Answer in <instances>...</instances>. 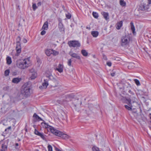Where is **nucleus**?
<instances>
[{"label":"nucleus","instance_id":"1","mask_svg":"<svg viewBox=\"0 0 151 151\" xmlns=\"http://www.w3.org/2000/svg\"><path fill=\"white\" fill-rule=\"evenodd\" d=\"M31 65V61L29 58L20 60L17 62L16 66L19 68L24 69L27 68Z\"/></svg>","mask_w":151,"mask_h":151},{"label":"nucleus","instance_id":"2","mask_svg":"<svg viewBox=\"0 0 151 151\" xmlns=\"http://www.w3.org/2000/svg\"><path fill=\"white\" fill-rule=\"evenodd\" d=\"M31 86L28 83H24L22 87V92L26 97H27L30 94Z\"/></svg>","mask_w":151,"mask_h":151},{"label":"nucleus","instance_id":"3","mask_svg":"<svg viewBox=\"0 0 151 151\" xmlns=\"http://www.w3.org/2000/svg\"><path fill=\"white\" fill-rule=\"evenodd\" d=\"M42 124H44V127L45 128H48L50 131L55 135L61 137L63 134V132L60 131L55 129L53 127L49 125L48 124L45 123H42Z\"/></svg>","mask_w":151,"mask_h":151},{"label":"nucleus","instance_id":"4","mask_svg":"<svg viewBox=\"0 0 151 151\" xmlns=\"http://www.w3.org/2000/svg\"><path fill=\"white\" fill-rule=\"evenodd\" d=\"M20 37L18 36L17 39L16 46V47L17 53L15 54V56L13 57L14 59L17 58L21 52V45L20 43Z\"/></svg>","mask_w":151,"mask_h":151},{"label":"nucleus","instance_id":"5","mask_svg":"<svg viewBox=\"0 0 151 151\" xmlns=\"http://www.w3.org/2000/svg\"><path fill=\"white\" fill-rule=\"evenodd\" d=\"M130 40V37L129 35L123 36L121 37V44L122 46L128 45Z\"/></svg>","mask_w":151,"mask_h":151},{"label":"nucleus","instance_id":"6","mask_svg":"<svg viewBox=\"0 0 151 151\" xmlns=\"http://www.w3.org/2000/svg\"><path fill=\"white\" fill-rule=\"evenodd\" d=\"M68 44L70 47H77L81 46L80 43L77 41H70L68 42Z\"/></svg>","mask_w":151,"mask_h":151},{"label":"nucleus","instance_id":"7","mask_svg":"<svg viewBox=\"0 0 151 151\" xmlns=\"http://www.w3.org/2000/svg\"><path fill=\"white\" fill-rule=\"evenodd\" d=\"M136 118L137 121L141 124L142 125L145 124L146 118L143 115L141 114L137 115Z\"/></svg>","mask_w":151,"mask_h":151},{"label":"nucleus","instance_id":"8","mask_svg":"<svg viewBox=\"0 0 151 151\" xmlns=\"http://www.w3.org/2000/svg\"><path fill=\"white\" fill-rule=\"evenodd\" d=\"M149 8V5L148 4L143 3L141 4L139 6V9L142 11L145 10Z\"/></svg>","mask_w":151,"mask_h":151},{"label":"nucleus","instance_id":"9","mask_svg":"<svg viewBox=\"0 0 151 151\" xmlns=\"http://www.w3.org/2000/svg\"><path fill=\"white\" fill-rule=\"evenodd\" d=\"M66 99V97L63 96L61 98H60L59 100H58L57 102L60 104H65L66 103V100H65Z\"/></svg>","mask_w":151,"mask_h":151},{"label":"nucleus","instance_id":"10","mask_svg":"<svg viewBox=\"0 0 151 151\" xmlns=\"http://www.w3.org/2000/svg\"><path fill=\"white\" fill-rule=\"evenodd\" d=\"M69 54L73 58H76L79 60H80L81 59L80 57L77 53L73 52H69Z\"/></svg>","mask_w":151,"mask_h":151},{"label":"nucleus","instance_id":"11","mask_svg":"<svg viewBox=\"0 0 151 151\" xmlns=\"http://www.w3.org/2000/svg\"><path fill=\"white\" fill-rule=\"evenodd\" d=\"M46 76L49 79L53 80L54 78L52 76L51 73L49 71H47L46 73Z\"/></svg>","mask_w":151,"mask_h":151},{"label":"nucleus","instance_id":"12","mask_svg":"<svg viewBox=\"0 0 151 151\" xmlns=\"http://www.w3.org/2000/svg\"><path fill=\"white\" fill-rule=\"evenodd\" d=\"M58 28L60 32H64L65 28L64 27L62 23H58Z\"/></svg>","mask_w":151,"mask_h":151},{"label":"nucleus","instance_id":"13","mask_svg":"<svg viewBox=\"0 0 151 151\" xmlns=\"http://www.w3.org/2000/svg\"><path fill=\"white\" fill-rule=\"evenodd\" d=\"M35 133L36 135L40 137L43 139H45V137L44 134L43 133H40L36 129L35 130Z\"/></svg>","mask_w":151,"mask_h":151},{"label":"nucleus","instance_id":"14","mask_svg":"<svg viewBox=\"0 0 151 151\" xmlns=\"http://www.w3.org/2000/svg\"><path fill=\"white\" fill-rule=\"evenodd\" d=\"M22 80L21 78H13L12 80V82L14 83L17 84L19 82Z\"/></svg>","mask_w":151,"mask_h":151},{"label":"nucleus","instance_id":"15","mask_svg":"<svg viewBox=\"0 0 151 151\" xmlns=\"http://www.w3.org/2000/svg\"><path fill=\"white\" fill-rule=\"evenodd\" d=\"M48 85V82L46 80L44 79V82L42 84V86L40 87V88H46L47 86Z\"/></svg>","mask_w":151,"mask_h":151},{"label":"nucleus","instance_id":"16","mask_svg":"<svg viewBox=\"0 0 151 151\" xmlns=\"http://www.w3.org/2000/svg\"><path fill=\"white\" fill-rule=\"evenodd\" d=\"M101 13L105 20H107L109 19V14L108 13L105 12H102Z\"/></svg>","mask_w":151,"mask_h":151},{"label":"nucleus","instance_id":"17","mask_svg":"<svg viewBox=\"0 0 151 151\" xmlns=\"http://www.w3.org/2000/svg\"><path fill=\"white\" fill-rule=\"evenodd\" d=\"M136 99L134 96H130L129 99V104H131V102L133 103H134L136 101Z\"/></svg>","mask_w":151,"mask_h":151},{"label":"nucleus","instance_id":"18","mask_svg":"<svg viewBox=\"0 0 151 151\" xmlns=\"http://www.w3.org/2000/svg\"><path fill=\"white\" fill-rule=\"evenodd\" d=\"M56 70H57L59 72L61 73L63 71V66L61 64H59L58 66V68H56Z\"/></svg>","mask_w":151,"mask_h":151},{"label":"nucleus","instance_id":"19","mask_svg":"<svg viewBox=\"0 0 151 151\" xmlns=\"http://www.w3.org/2000/svg\"><path fill=\"white\" fill-rule=\"evenodd\" d=\"M52 49H47L45 51V53L46 55L49 56H50L51 54H52Z\"/></svg>","mask_w":151,"mask_h":151},{"label":"nucleus","instance_id":"20","mask_svg":"<svg viewBox=\"0 0 151 151\" xmlns=\"http://www.w3.org/2000/svg\"><path fill=\"white\" fill-rule=\"evenodd\" d=\"M7 149V145L5 143L2 144L0 151H6Z\"/></svg>","mask_w":151,"mask_h":151},{"label":"nucleus","instance_id":"21","mask_svg":"<svg viewBox=\"0 0 151 151\" xmlns=\"http://www.w3.org/2000/svg\"><path fill=\"white\" fill-rule=\"evenodd\" d=\"M123 22L122 21H120L117 23L116 24V28L117 29H120L121 27L122 26Z\"/></svg>","mask_w":151,"mask_h":151},{"label":"nucleus","instance_id":"22","mask_svg":"<svg viewBox=\"0 0 151 151\" xmlns=\"http://www.w3.org/2000/svg\"><path fill=\"white\" fill-rule=\"evenodd\" d=\"M33 117L36 120V121H40L42 120V119L38 116L36 113H35L33 116Z\"/></svg>","mask_w":151,"mask_h":151},{"label":"nucleus","instance_id":"23","mask_svg":"<svg viewBox=\"0 0 151 151\" xmlns=\"http://www.w3.org/2000/svg\"><path fill=\"white\" fill-rule=\"evenodd\" d=\"M99 32L97 31H93L91 32V34L94 37H97L99 35Z\"/></svg>","mask_w":151,"mask_h":151},{"label":"nucleus","instance_id":"24","mask_svg":"<svg viewBox=\"0 0 151 151\" xmlns=\"http://www.w3.org/2000/svg\"><path fill=\"white\" fill-rule=\"evenodd\" d=\"M61 137L65 139H68L70 138V137L69 135L64 134L63 133Z\"/></svg>","mask_w":151,"mask_h":151},{"label":"nucleus","instance_id":"25","mask_svg":"<svg viewBox=\"0 0 151 151\" xmlns=\"http://www.w3.org/2000/svg\"><path fill=\"white\" fill-rule=\"evenodd\" d=\"M48 27V23L47 21L45 22L44 23L42 27V29L44 30H47Z\"/></svg>","mask_w":151,"mask_h":151},{"label":"nucleus","instance_id":"26","mask_svg":"<svg viewBox=\"0 0 151 151\" xmlns=\"http://www.w3.org/2000/svg\"><path fill=\"white\" fill-rule=\"evenodd\" d=\"M81 53L85 57H87L88 55V53L85 50H81Z\"/></svg>","mask_w":151,"mask_h":151},{"label":"nucleus","instance_id":"27","mask_svg":"<svg viewBox=\"0 0 151 151\" xmlns=\"http://www.w3.org/2000/svg\"><path fill=\"white\" fill-rule=\"evenodd\" d=\"M130 25L131 27V29L132 31V32L133 34L135 33V28L134 26V24L132 22H131L130 23Z\"/></svg>","mask_w":151,"mask_h":151},{"label":"nucleus","instance_id":"28","mask_svg":"<svg viewBox=\"0 0 151 151\" xmlns=\"http://www.w3.org/2000/svg\"><path fill=\"white\" fill-rule=\"evenodd\" d=\"M129 106L127 105H125L124 106L125 108L128 110L131 111L132 110V106L131 105V104H129Z\"/></svg>","mask_w":151,"mask_h":151},{"label":"nucleus","instance_id":"29","mask_svg":"<svg viewBox=\"0 0 151 151\" xmlns=\"http://www.w3.org/2000/svg\"><path fill=\"white\" fill-rule=\"evenodd\" d=\"M6 63L7 64L10 65L12 62L11 58L8 56L6 58Z\"/></svg>","mask_w":151,"mask_h":151},{"label":"nucleus","instance_id":"30","mask_svg":"<svg viewBox=\"0 0 151 151\" xmlns=\"http://www.w3.org/2000/svg\"><path fill=\"white\" fill-rule=\"evenodd\" d=\"M37 76L36 73V72H34L32 73L31 78L32 79H34L37 77Z\"/></svg>","mask_w":151,"mask_h":151},{"label":"nucleus","instance_id":"31","mask_svg":"<svg viewBox=\"0 0 151 151\" xmlns=\"http://www.w3.org/2000/svg\"><path fill=\"white\" fill-rule=\"evenodd\" d=\"M3 89L4 91H8L10 89V87L8 86H6L3 88Z\"/></svg>","mask_w":151,"mask_h":151},{"label":"nucleus","instance_id":"32","mask_svg":"<svg viewBox=\"0 0 151 151\" xmlns=\"http://www.w3.org/2000/svg\"><path fill=\"white\" fill-rule=\"evenodd\" d=\"M92 14L93 17L95 18H97L99 17L98 14L96 12H93Z\"/></svg>","mask_w":151,"mask_h":151},{"label":"nucleus","instance_id":"33","mask_svg":"<svg viewBox=\"0 0 151 151\" xmlns=\"http://www.w3.org/2000/svg\"><path fill=\"white\" fill-rule=\"evenodd\" d=\"M120 4L122 6H124L126 5V3L123 0H120Z\"/></svg>","mask_w":151,"mask_h":151},{"label":"nucleus","instance_id":"34","mask_svg":"<svg viewBox=\"0 0 151 151\" xmlns=\"http://www.w3.org/2000/svg\"><path fill=\"white\" fill-rule=\"evenodd\" d=\"M10 72L9 70V69H7L4 72V75L7 76H9Z\"/></svg>","mask_w":151,"mask_h":151},{"label":"nucleus","instance_id":"35","mask_svg":"<svg viewBox=\"0 0 151 151\" xmlns=\"http://www.w3.org/2000/svg\"><path fill=\"white\" fill-rule=\"evenodd\" d=\"M135 83L137 86H140V85L139 81L137 79H134V80Z\"/></svg>","mask_w":151,"mask_h":151},{"label":"nucleus","instance_id":"36","mask_svg":"<svg viewBox=\"0 0 151 151\" xmlns=\"http://www.w3.org/2000/svg\"><path fill=\"white\" fill-rule=\"evenodd\" d=\"M92 150L93 151H100L99 150V148L96 146L93 147L92 148Z\"/></svg>","mask_w":151,"mask_h":151},{"label":"nucleus","instance_id":"37","mask_svg":"<svg viewBox=\"0 0 151 151\" xmlns=\"http://www.w3.org/2000/svg\"><path fill=\"white\" fill-rule=\"evenodd\" d=\"M33 10L35 11L37 8V6H36V4L33 3L32 5Z\"/></svg>","mask_w":151,"mask_h":151},{"label":"nucleus","instance_id":"38","mask_svg":"<svg viewBox=\"0 0 151 151\" xmlns=\"http://www.w3.org/2000/svg\"><path fill=\"white\" fill-rule=\"evenodd\" d=\"M52 54L53 55L55 56L58 55V52L55 50H52Z\"/></svg>","mask_w":151,"mask_h":151},{"label":"nucleus","instance_id":"39","mask_svg":"<svg viewBox=\"0 0 151 151\" xmlns=\"http://www.w3.org/2000/svg\"><path fill=\"white\" fill-rule=\"evenodd\" d=\"M48 151H52V147L50 145H49L47 146Z\"/></svg>","mask_w":151,"mask_h":151},{"label":"nucleus","instance_id":"40","mask_svg":"<svg viewBox=\"0 0 151 151\" xmlns=\"http://www.w3.org/2000/svg\"><path fill=\"white\" fill-rule=\"evenodd\" d=\"M71 62H72L71 59H69L68 60V65L69 66H71Z\"/></svg>","mask_w":151,"mask_h":151},{"label":"nucleus","instance_id":"41","mask_svg":"<svg viewBox=\"0 0 151 151\" xmlns=\"http://www.w3.org/2000/svg\"><path fill=\"white\" fill-rule=\"evenodd\" d=\"M66 17L68 19H70L71 17V15L70 14H66Z\"/></svg>","mask_w":151,"mask_h":151},{"label":"nucleus","instance_id":"42","mask_svg":"<svg viewBox=\"0 0 151 151\" xmlns=\"http://www.w3.org/2000/svg\"><path fill=\"white\" fill-rule=\"evenodd\" d=\"M29 71L31 73H34L35 72V70L33 68H32L29 70Z\"/></svg>","mask_w":151,"mask_h":151},{"label":"nucleus","instance_id":"43","mask_svg":"<svg viewBox=\"0 0 151 151\" xmlns=\"http://www.w3.org/2000/svg\"><path fill=\"white\" fill-rule=\"evenodd\" d=\"M46 33V32L45 30H43L41 32V34L42 35H44Z\"/></svg>","mask_w":151,"mask_h":151},{"label":"nucleus","instance_id":"44","mask_svg":"<svg viewBox=\"0 0 151 151\" xmlns=\"http://www.w3.org/2000/svg\"><path fill=\"white\" fill-rule=\"evenodd\" d=\"M107 65L109 66H111V63L110 62H107Z\"/></svg>","mask_w":151,"mask_h":151},{"label":"nucleus","instance_id":"45","mask_svg":"<svg viewBox=\"0 0 151 151\" xmlns=\"http://www.w3.org/2000/svg\"><path fill=\"white\" fill-rule=\"evenodd\" d=\"M103 58L105 60H107V58L106 56L105 55H103Z\"/></svg>","mask_w":151,"mask_h":151},{"label":"nucleus","instance_id":"46","mask_svg":"<svg viewBox=\"0 0 151 151\" xmlns=\"http://www.w3.org/2000/svg\"><path fill=\"white\" fill-rule=\"evenodd\" d=\"M23 41L24 43H26L27 42V40L26 39H23Z\"/></svg>","mask_w":151,"mask_h":151},{"label":"nucleus","instance_id":"47","mask_svg":"<svg viewBox=\"0 0 151 151\" xmlns=\"http://www.w3.org/2000/svg\"><path fill=\"white\" fill-rule=\"evenodd\" d=\"M129 92L131 93V94H132V95H134V93L132 92L131 90H129Z\"/></svg>","mask_w":151,"mask_h":151},{"label":"nucleus","instance_id":"48","mask_svg":"<svg viewBox=\"0 0 151 151\" xmlns=\"http://www.w3.org/2000/svg\"><path fill=\"white\" fill-rule=\"evenodd\" d=\"M11 126L9 127H8L6 129H5V131H6L7 130L10 129H11Z\"/></svg>","mask_w":151,"mask_h":151},{"label":"nucleus","instance_id":"49","mask_svg":"<svg viewBox=\"0 0 151 151\" xmlns=\"http://www.w3.org/2000/svg\"><path fill=\"white\" fill-rule=\"evenodd\" d=\"M58 21L59 22V23H62V20L60 18H59L58 19Z\"/></svg>","mask_w":151,"mask_h":151},{"label":"nucleus","instance_id":"50","mask_svg":"<svg viewBox=\"0 0 151 151\" xmlns=\"http://www.w3.org/2000/svg\"><path fill=\"white\" fill-rule=\"evenodd\" d=\"M111 75L113 77L115 75V73H111Z\"/></svg>","mask_w":151,"mask_h":151},{"label":"nucleus","instance_id":"51","mask_svg":"<svg viewBox=\"0 0 151 151\" xmlns=\"http://www.w3.org/2000/svg\"><path fill=\"white\" fill-rule=\"evenodd\" d=\"M151 4V0H148V4Z\"/></svg>","mask_w":151,"mask_h":151},{"label":"nucleus","instance_id":"52","mask_svg":"<svg viewBox=\"0 0 151 151\" xmlns=\"http://www.w3.org/2000/svg\"><path fill=\"white\" fill-rule=\"evenodd\" d=\"M41 2H39L37 4V5L38 6H40L41 5Z\"/></svg>","mask_w":151,"mask_h":151},{"label":"nucleus","instance_id":"53","mask_svg":"<svg viewBox=\"0 0 151 151\" xmlns=\"http://www.w3.org/2000/svg\"><path fill=\"white\" fill-rule=\"evenodd\" d=\"M55 150L56 151H59L60 150L59 149H58V148H56V147L55 148Z\"/></svg>","mask_w":151,"mask_h":151},{"label":"nucleus","instance_id":"54","mask_svg":"<svg viewBox=\"0 0 151 151\" xmlns=\"http://www.w3.org/2000/svg\"><path fill=\"white\" fill-rule=\"evenodd\" d=\"M149 117L150 119L151 120V113H150L149 114Z\"/></svg>","mask_w":151,"mask_h":151},{"label":"nucleus","instance_id":"55","mask_svg":"<svg viewBox=\"0 0 151 151\" xmlns=\"http://www.w3.org/2000/svg\"><path fill=\"white\" fill-rule=\"evenodd\" d=\"M86 28L88 29L89 30H90L91 29V28L90 27H86Z\"/></svg>","mask_w":151,"mask_h":151},{"label":"nucleus","instance_id":"56","mask_svg":"<svg viewBox=\"0 0 151 151\" xmlns=\"http://www.w3.org/2000/svg\"><path fill=\"white\" fill-rule=\"evenodd\" d=\"M15 145L16 146H18L19 145V144L18 143H16Z\"/></svg>","mask_w":151,"mask_h":151},{"label":"nucleus","instance_id":"57","mask_svg":"<svg viewBox=\"0 0 151 151\" xmlns=\"http://www.w3.org/2000/svg\"><path fill=\"white\" fill-rule=\"evenodd\" d=\"M74 106H75V109H76V106H77V105H76V104H74Z\"/></svg>","mask_w":151,"mask_h":151},{"label":"nucleus","instance_id":"58","mask_svg":"<svg viewBox=\"0 0 151 151\" xmlns=\"http://www.w3.org/2000/svg\"><path fill=\"white\" fill-rule=\"evenodd\" d=\"M150 123H151V125H150V129H151V122H150Z\"/></svg>","mask_w":151,"mask_h":151}]
</instances>
